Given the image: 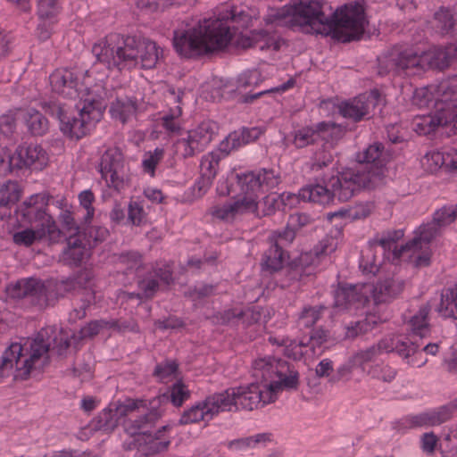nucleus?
Segmentation results:
<instances>
[{
	"label": "nucleus",
	"mask_w": 457,
	"mask_h": 457,
	"mask_svg": "<svg viewBox=\"0 0 457 457\" xmlns=\"http://www.w3.org/2000/svg\"><path fill=\"white\" fill-rule=\"evenodd\" d=\"M314 185H308L300 189L298 197L304 202H312L321 205L333 203V193L330 187L322 182L315 181Z\"/></svg>",
	"instance_id": "obj_31"
},
{
	"label": "nucleus",
	"mask_w": 457,
	"mask_h": 457,
	"mask_svg": "<svg viewBox=\"0 0 457 457\" xmlns=\"http://www.w3.org/2000/svg\"><path fill=\"white\" fill-rule=\"evenodd\" d=\"M381 353H389L395 352L404 359H408L413 355L420 345L411 338L403 339L396 335H388L383 337L377 344Z\"/></svg>",
	"instance_id": "obj_24"
},
{
	"label": "nucleus",
	"mask_w": 457,
	"mask_h": 457,
	"mask_svg": "<svg viewBox=\"0 0 457 457\" xmlns=\"http://www.w3.org/2000/svg\"><path fill=\"white\" fill-rule=\"evenodd\" d=\"M311 170L315 181L322 182L328 179V174L335 173V163L330 153L323 152L312 164Z\"/></svg>",
	"instance_id": "obj_41"
},
{
	"label": "nucleus",
	"mask_w": 457,
	"mask_h": 457,
	"mask_svg": "<svg viewBox=\"0 0 457 457\" xmlns=\"http://www.w3.org/2000/svg\"><path fill=\"white\" fill-rule=\"evenodd\" d=\"M100 172L108 187L120 190L124 187V165L121 153L117 149L106 150L101 157Z\"/></svg>",
	"instance_id": "obj_16"
},
{
	"label": "nucleus",
	"mask_w": 457,
	"mask_h": 457,
	"mask_svg": "<svg viewBox=\"0 0 457 457\" xmlns=\"http://www.w3.org/2000/svg\"><path fill=\"white\" fill-rule=\"evenodd\" d=\"M278 385H270L264 388L258 383H251L248 386L232 388L237 400V406L240 405L242 409L252 411L272 403L278 396Z\"/></svg>",
	"instance_id": "obj_12"
},
{
	"label": "nucleus",
	"mask_w": 457,
	"mask_h": 457,
	"mask_svg": "<svg viewBox=\"0 0 457 457\" xmlns=\"http://www.w3.org/2000/svg\"><path fill=\"white\" fill-rule=\"evenodd\" d=\"M229 43L228 29L220 21L204 19L195 24L174 30L173 46L179 55L195 59L226 47Z\"/></svg>",
	"instance_id": "obj_3"
},
{
	"label": "nucleus",
	"mask_w": 457,
	"mask_h": 457,
	"mask_svg": "<svg viewBox=\"0 0 457 457\" xmlns=\"http://www.w3.org/2000/svg\"><path fill=\"white\" fill-rule=\"evenodd\" d=\"M217 129L215 122L203 121L195 129L189 130L186 137L177 140L174 145L176 154L187 158L204 151L212 140Z\"/></svg>",
	"instance_id": "obj_11"
},
{
	"label": "nucleus",
	"mask_w": 457,
	"mask_h": 457,
	"mask_svg": "<svg viewBox=\"0 0 457 457\" xmlns=\"http://www.w3.org/2000/svg\"><path fill=\"white\" fill-rule=\"evenodd\" d=\"M211 21H220L223 28L228 29V33L229 36V41L232 38L233 32L231 23L237 24L238 27H246L251 21V16L243 10H238L237 7H232L230 9H226L222 13H220L217 18H210Z\"/></svg>",
	"instance_id": "obj_35"
},
{
	"label": "nucleus",
	"mask_w": 457,
	"mask_h": 457,
	"mask_svg": "<svg viewBox=\"0 0 457 457\" xmlns=\"http://www.w3.org/2000/svg\"><path fill=\"white\" fill-rule=\"evenodd\" d=\"M457 58V43L445 48H432L418 54L412 49L392 50L387 55L379 58L382 67L387 71L398 73L406 71L414 74L428 69L445 70L453 59Z\"/></svg>",
	"instance_id": "obj_5"
},
{
	"label": "nucleus",
	"mask_w": 457,
	"mask_h": 457,
	"mask_svg": "<svg viewBox=\"0 0 457 457\" xmlns=\"http://www.w3.org/2000/svg\"><path fill=\"white\" fill-rule=\"evenodd\" d=\"M456 218L457 215L453 205L444 206L434 213L432 221L441 229L453 223Z\"/></svg>",
	"instance_id": "obj_59"
},
{
	"label": "nucleus",
	"mask_w": 457,
	"mask_h": 457,
	"mask_svg": "<svg viewBox=\"0 0 457 457\" xmlns=\"http://www.w3.org/2000/svg\"><path fill=\"white\" fill-rule=\"evenodd\" d=\"M58 219L62 224V229L68 237H71L73 235H85V233L80 231V227L70 210H62L59 214Z\"/></svg>",
	"instance_id": "obj_56"
},
{
	"label": "nucleus",
	"mask_w": 457,
	"mask_h": 457,
	"mask_svg": "<svg viewBox=\"0 0 457 457\" xmlns=\"http://www.w3.org/2000/svg\"><path fill=\"white\" fill-rule=\"evenodd\" d=\"M411 252L410 255L413 259V264L417 268L427 267L430 264L431 253L429 247L423 246L421 250H414V248L407 249L402 252Z\"/></svg>",
	"instance_id": "obj_64"
},
{
	"label": "nucleus",
	"mask_w": 457,
	"mask_h": 457,
	"mask_svg": "<svg viewBox=\"0 0 457 457\" xmlns=\"http://www.w3.org/2000/svg\"><path fill=\"white\" fill-rule=\"evenodd\" d=\"M370 290V285L358 284L345 287H339L335 291V308L340 311L355 310L363 307L368 302V293Z\"/></svg>",
	"instance_id": "obj_18"
},
{
	"label": "nucleus",
	"mask_w": 457,
	"mask_h": 457,
	"mask_svg": "<svg viewBox=\"0 0 457 457\" xmlns=\"http://www.w3.org/2000/svg\"><path fill=\"white\" fill-rule=\"evenodd\" d=\"M109 94L102 84H96L94 88L87 91L81 102L76 104L79 111V118L68 116L64 108L56 103H46L45 112L55 116L60 121V129L71 138L79 139L84 137L89 128L99 121L106 108Z\"/></svg>",
	"instance_id": "obj_4"
},
{
	"label": "nucleus",
	"mask_w": 457,
	"mask_h": 457,
	"mask_svg": "<svg viewBox=\"0 0 457 457\" xmlns=\"http://www.w3.org/2000/svg\"><path fill=\"white\" fill-rule=\"evenodd\" d=\"M29 131L34 136H42L48 129L47 119L37 110H28L24 115Z\"/></svg>",
	"instance_id": "obj_46"
},
{
	"label": "nucleus",
	"mask_w": 457,
	"mask_h": 457,
	"mask_svg": "<svg viewBox=\"0 0 457 457\" xmlns=\"http://www.w3.org/2000/svg\"><path fill=\"white\" fill-rule=\"evenodd\" d=\"M327 310L323 304L312 306L306 305L303 308L298 317L299 326L304 328L313 327L318 320L321 318L322 313Z\"/></svg>",
	"instance_id": "obj_51"
},
{
	"label": "nucleus",
	"mask_w": 457,
	"mask_h": 457,
	"mask_svg": "<svg viewBox=\"0 0 457 457\" xmlns=\"http://www.w3.org/2000/svg\"><path fill=\"white\" fill-rule=\"evenodd\" d=\"M9 159L13 169L29 168L42 170L48 163V154L38 145H20L13 154L9 151Z\"/></svg>",
	"instance_id": "obj_15"
},
{
	"label": "nucleus",
	"mask_w": 457,
	"mask_h": 457,
	"mask_svg": "<svg viewBox=\"0 0 457 457\" xmlns=\"http://www.w3.org/2000/svg\"><path fill=\"white\" fill-rule=\"evenodd\" d=\"M204 406H205L206 412L211 420L220 412L232 411L238 409L232 388L207 396L204 400Z\"/></svg>",
	"instance_id": "obj_25"
},
{
	"label": "nucleus",
	"mask_w": 457,
	"mask_h": 457,
	"mask_svg": "<svg viewBox=\"0 0 457 457\" xmlns=\"http://www.w3.org/2000/svg\"><path fill=\"white\" fill-rule=\"evenodd\" d=\"M79 199L80 205L86 212L83 217L84 222L89 223L92 220L95 214V209L92 206V204L95 200L94 194L91 190H84L79 195Z\"/></svg>",
	"instance_id": "obj_61"
},
{
	"label": "nucleus",
	"mask_w": 457,
	"mask_h": 457,
	"mask_svg": "<svg viewBox=\"0 0 457 457\" xmlns=\"http://www.w3.org/2000/svg\"><path fill=\"white\" fill-rule=\"evenodd\" d=\"M270 436L271 435L269 433H262L248 437L231 440L228 443V448L234 451L253 448L257 445H265L267 442H270Z\"/></svg>",
	"instance_id": "obj_49"
},
{
	"label": "nucleus",
	"mask_w": 457,
	"mask_h": 457,
	"mask_svg": "<svg viewBox=\"0 0 457 457\" xmlns=\"http://www.w3.org/2000/svg\"><path fill=\"white\" fill-rule=\"evenodd\" d=\"M278 22L307 34H329L343 43L359 40L368 20L363 0L351 2L326 14L318 0H300L278 12Z\"/></svg>",
	"instance_id": "obj_1"
},
{
	"label": "nucleus",
	"mask_w": 457,
	"mask_h": 457,
	"mask_svg": "<svg viewBox=\"0 0 457 457\" xmlns=\"http://www.w3.org/2000/svg\"><path fill=\"white\" fill-rule=\"evenodd\" d=\"M221 155L219 152H211L204 155L200 163V174L214 179Z\"/></svg>",
	"instance_id": "obj_53"
},
{
	"label": "nucleus",
	"mask_w": 457,
	"mask_h": 457,
	"mask_svg": "<svg viewBox=\"0 0 457 457\" xmlns=\"http://www.w3.org/2000/svg\"><path fill=\"white\" fill-rule=\"evenodd\" d=\"M119 423L112 408L103 410L97 416V428L104 431H112Z\"/></svg>",
	"instance_id": "obj_60"
},
{
	"label": "nucleus",
	"mask_w": 457,
	"mask_h": 457,
	"mask_svg": "<svg viewBox=\"0 0 457 457\" xmlns=\"http://www.w3.org/2000/svg\"><path fill=\"white\" fill-rule=\"evenodd\" d=\"M435 113L422 117L419 121L416 122V130L420 134H429L434 131L436 128L447 125V120L444 116V112L439 110V100L435 104Z\"/></svg>",
	"instance_id": "obj_42"
},
{
	"label": "nucleus",
	"mask_w": 457,
	"mask_h": 457,
	"mask_svg": "<svg viewBox=\"0 0 457 457\" xmlns=\"http://www.w3.org/2000/svg\"><path fill=\"white\" fill-rule=\"evenodd\" d=\"M209 422L211 418L206 412V408L204 406V401L197 403L195 405L192 406L188 410H186L179 420V424L180 425H188L192 423H196L199 421Z\"/></svg>",
	"instance_id": "obj_50"
},
{
	"label": "nucleus",
	"mask_w": 457,
	"mask_h": 457,
	"mask_svg": "<svg viewBox=\"0 0 457 457\" xmlns=\"http://www.w3.org/2000/svg\"><path fill=\"white\" fill-rule=\"evenodd\" d=\"M370 287L369 293H371L374 303L378 304L397 296L403 290L404 282L399 278H386Z\"/></svg>",
	"instance_id": "obj_27"
},
{
	"label": "nucleus",
	"mask_w": 457,
	"mask_h": 457,
	"mask_svg": "<svg viewBox=\"0 0 457 457\" xmlns=\"http://www.w3.org/2000/svg\"><path fill=\"white\" fill-rule=\"evenodd\" d=\"M330 187L333 198H337L340 202H346L351 199L356 191H359L355 183L354 175L350 169H345L341 172L328 174L326 181H322Z\"/></svg>",
	"instance_id": "obj_20"
},
{
	"label": "nucleus",
	"mask_w": 457,
	"mask_h": 457,
	"mask_svg": "<svg viewBox=\"0 0 457 457\" xmlns=\"http://www.w3.org/2000/svg\"><path fill=\"white\" fill-rule=\"evenodd\" d=\"M295 232L293 228L287 227L283 231L273 232L269 237L270 243L278 245L279 247L283 248L290 245L295 239Z\"/></svg>",
	"instance_id": "obj_63"
},
{
	"label": "nucleus",
	"mask_w": 457,
	"mask_h": 457,
	"mask_svg": "<svg viewBox=\"0 0 457 457\" xmlns=\"http://www.w3.org/2000/svg\"><path fill=\"white\" fill-rule=\"evenodd\" d=\"M457 26V12L454 8L441 6L433 18V28L440 35H452Z\"/></svg>",
	"instance_id": "obj_34"
},
{
	"label": "nucleus",
	"mask_w": 457,
	"mask_h": 457,
	"mask_svg": "<svg viewBox=\"0 0 457 457\" xmlns=\"http://www.w3.org/2000/svg\"><path fill=\"white\" fill-rule=\"evenodd\" d=\"M137 110L138 102L137 98L120 96L111 103L109 112L112 119L125 124L136 117Z\"/></svg>",
	"instance_id": "obj_28"
},
{
	"label": "nucleus",
	"mask_w": 457,
	"mask_h": 457,
	"mask_svg": "<svg viewBox=\"0 0 457 457\" xmlns=\"http://www.w3.org/2000/svg\"><path fill=\"white\" fill-rule=\"evenodd\" d=\"M379 321L380 320L376 314L370 313L362 320L347 325L345 327V337L353 339L359 335L365 334L374 328Z\"/></svg>",
	"instance_id": "obj_45"
},
{
	"label": "nucleus",
	"mask_w": 457,
	"mask_h": 457,
	"mask_svg": "<svg viewBox=\"0 0 457 457\" xmlns=\"http://www.w3.org/2000/svg\"><path fill=\"white\" fill-rule=\"evenodd\" d=\"M328 124L320 122L315 127H303L294 132L293 144L296 148H303L321 140L320 132L325 130Z\"/></svg>",
	"instance_id": "obj_36"
},
{
	"label": "nucleus",
	"mask_w": 457,
	"mask_h": 457,
	"mask_svg": "<svg viewBox=\"0 0 457 457\" xmlns=\"http://www.w3.org/2000/svg\"><path fill=\"white\" fill-rule=\"evenodd\" d=\"M49 80L54 93L69 99L79 98V102H81V97L87 91L94 88L93 86L82 90L78 73L69 69H56L50 75Z\"/></svg>",
	"instance_id": "obj_14"
},
{
	"label": "nucleus",
	"mask_w": 457,
	"mask_h": 457,
	"mask_svg": "<svg viewBox=\"0 0 457 457\" xmlns=\"http://www.w3.org/2000/svg\"><path fill=\"white\" fill-rule=\"evenodd\" d=\"M182 110L179 105L170 110V114H166L162 118V127L170 133H177L180 129V125L177 119L181 115Z\"/></svg>",
	"instance_id": "obj_62"
},
{
	"label": "nucleus",
	"mask_w": 457,
	"mask_h": 457,
	"mask_svg": "<svg viewBox=\"0 0 457 457\" xmlns=\"http://www.w3.org/2000/svg\"><path fill=\"white\" fill-rule=\"evenodd\" d=\"M389 159L388 153L385 150L383 144L376 142L370 145L363 151L359 152L356 160L361 165L364 164H385Z\"/></svg>",
	"instance_id": "obj_38"
},
{
	"label": "nucleus",
	"mask_w": 457,
	"mask_h": 457,
	"mask_svg": "<svg viewBox=\"0 0 457 457\" xmlns=\"http://www.w3.org/2000/svg\"><path fill=\"white\" fill-rule=\"evenodd\" d=\"M381 101L378 90L374 89L369 95H360L352 100L341 103L338 105L339 113L354 122H358L368 116L370 109Z\"/></svg>",
	"instance_id": "obj_17"
},
{
	"label": "nucleus",
	"mask_w": 457,
	"mask_h": 457,
	"mask_svg": "<svg viewBox=\"0 0 457 457\" xmlns=\"http://www.w3.org/2000/svg\"><path fill=\"white\" fill-rule=\"evenodd\" d=\"M421 164L428 172H436L443 166L446 168V150L427 153L421 159Z\"/></svg>",
	"instance_id": "obj_52"
},
{
	"label": "nucleus",
	"mask_w": 457,
	"mask_h": 457,
	"mask_svg": "<svg viewBox=\"0 0 457 457\" xmlns=\"http://www.w3.org/2000/svg\"><path fill=\"white\" fill-rule=\"evenodd\" d=\"M243 48L258 46L261 50L270 49L278 50V43L270 37L266 31H253L251 37H242L238 42Z\"/></svg>",
	"instance_id": "obj_39"
},
{
	"label": "nucleus",
	"mask_w": 457,
	"mask_h": 457,
	"mask_svg": "<svg viewBox=\"0 0 457 457\" xmlns=\"http://www.w3.org/2000/svg\"><path fill=\"white\" fill-rule=\"evenodd\" d=\"M270 244V246L265 252L263 256L262 266L264 269L270 271H277L283 266L285 253L283 248L279 247L278 245H275L273 243Z\"/></svg>",
	"instance_id": "obj_47"
},
{
	"label": "nucleus",
	"mask_w": 457,
	"mask_h": 457,
	"mask_svg": "<svg viewBox=\"0 0 457 457\" xmlns=\"http://www.w3.org/2000/svg\"><path fill=\"white\" fill-rule=\"evenodd\" d=\"M440 233V228L433 222L422 225L419 228L415 237L401 246L397 252L395 251L396 256H402V252L407 249L414 248V250H421L423 246L429 247L431 241Z\"/></svg>",
	"instance_id": "obj_30"
},
{
	"label": "nucleus",
	"mask_w": 457,
	"mask_h": 457,
	"mask_svg": "<svg viewBox=\"0 0 457 457\" xmlns=\"http://www.w3.org/2000/svg\"><path fill=\"white\" fill-rule=\"evenodd\" d=\"M457 86L454 80H445L439 83L437 89L439 110L444 112L447 120L445 127H451L457 134Z\"/></svg>",
	"instance_id": "obj_19"
},
{
	"label": "nucleus",
	"mask_w": 457,
	"mask_h": 457,
	"mask_svg": "<svg viewBox=\"0 0 457 457\" xmlns=\"http://www.w3.org/2000/svg\"><path fill=\"white\" fill-rule=\"evenodd\" d=\"M151 405L152 409L147 412L134 414L124 420L123 428L128 435L131 436H139L143 438L154 428L162 416V412L156 409L154 403Z\"/></svg>",
	"instance_id": "obj_22"
},
{
	"label": "nucleus",
	"mask_w": 457,
	"mask_h": 457,
	"mask_svg": "<svg viewBox=\"0 0 457 457\" xmlns=\"http://www.w3.org/2000/svg\"><path fill=\"white\" fill-rule=\"evenodd\" d=\"M328 338L329 332L320 328L312 333L308 342L304 343L303 341H300L299 345L310 347L313 354H320L322 353L320 347L323 344L328 342Z\"/></svg>",
	"instance_id": "obj_54"
},
{
	"label": "nucleus",
	"mask_w": 457,
	"mask_h": 457,
	"mask_svg": "<svg viewBox=\"0 0 457 457\" xmlns=\"http://www.w3.org/2000/svg\"><path fill=\"white\" fill-rule=\"evenodd\" d=\"M60 12L58 0H37V14L42 21H51Z\"/></svg>",
	"instance_id": "obj_55"
},
{
	"label": "nucleus",
	"mask_w": 457,
	"mask_h": 457,
	"mask_svg": "<svg viewBox=\"0 0 457 457\" xmlns=\"http://www.w3.org/2000/svg\"><path fill=\"white\" fill-rule=\"evenodd\" d=\"M21 351L20 343H12L3 353L0 358V379L4 377L12 376L15 379H21L18 376L17 366H19V356Z\"/></svg>",
	"instance_id": "obj_33"
},
{
	"label": "nucleus",
	"mask_w": 457,
	"mask_h": 457,
	"mask_svg": "<svg viewBox=\"0 0 457 457\" xmlns=\"http://www.w3.org/2000/svg\"><path fill=\"white\" fill-rule=\"evenodd\" d=\"M430 312V305L426 303L420 307L419 311L411 316L408 325L410 327V338L414 340L415 337L423 338L430 332L428 323V314Z\"/></svg>",
	"instance_id": "obj_37"
},
{
	"label": "nucleus",
	"mask_w": 457,
	"mask_h": 457,
	"mask_svg": "<svg viewBox=\"0 0 457 457\" xmlns=\"http://www.w3.org/2000/svg\"><path fill=\"white\" fill-rule=\"evenodd\" d=\"M276 204L277 198L271 195L264 196L260 202H256L254 197H242L212 207V215L225 221H233L246 213H254L257 217L268 216L275 212Z\"/></svg>",
	"instance_id": "obj_8"
},
{
	"label": "nucleus",
	"mask_w": 457,
	"mask_h": 457,
	"mask_svg": "<svg viewBox=\"0 0 457 457\" xmlns=\"http://www.w3.org/2000/svg\"><path fill=\"white\" fill-rule=\"evenodd\" d=\"M66 247L62 253V261L72 266H78L90 256L92 243L86 235L67 237Z\"/></svg>",
	"instance_id": "obj_23"
},
{
	"label": "nucleus",
	"mask_w": 457,
	"mask_h": 457,
	"mask_svg": "<svg viewBox=\"0 0 457 457\" xmlns=\"http://www.w3.org/2000/svg\"><path fill=\"white\" fill-rule=\"evenodd\" d=\"M359 190H374L386 184V169L385 164H364L351 168Z\"/></svg>",
	"instance_id": "obj_21"
},
{
	"label": "nucleus",
	"mask_w": 457,
	"mask_h": 457,
	"mask_svg": "<svg viewBox=\"0 0 457 457\" xmlns=\"http://www.w3.org/2000/svg\"><path fill=\"white\" fill-rule=\"evenodd\" d=\"M452 402L436 409L422 412L410 418L411 427L438 426L449 420L453 413Z\"/></svg>",
	"instance_id": "obj_26"
},
{
	"label": "nucleus",
	"mask_w": 457,
	"mask_h": 457,
	"mask_svg": "<svg viewBox=\"0 0 457 457\" xmlns=\"http://www.w3.org/2000/svg\"><path fill=\"white\" fill-rule=\"evenodd\" d=\"M57 283L54 280L43 281L29 278L19 280L14 289L17 297H29L30 302L39 308L54 304L58 299Z\"/></svg>",
	"instance_id": "obj_10"
},
{
	"label": "nucleus",
	"mask_w": 457,
	"mask_h": 457,
	"mask_svg": "<svg viewBox=\"0 0 457 457\" xmlns=\"http://www.w3.org/2000/svg\"><path fill=\"white\" fill-rule=\"evenodd\" d=\"M43 239L48 240V233L43 228H27L12 234V241L20 246L29 247Z\"/></svg>",
	"instance_id": "obj_43"
},
{
	"label": "nucleus",
	"mask_w": 457,
	"mask_h": 457,
	"mask_svg": "<svg viewBox=\"0 0 457 457\" xmlns=\"http://www.w3.org/2000/svg\"><path fill=\"white\" fill-rule=\"evenodd\" d=\"M20 198L18 185L13 181H7L0 187V205L6 206L17 202Z\"/></svg>",
	"instance_id": "obj_57"
},
{
	"label": "nucleus",
	"mask_w": 457,
	"mask_h": 457,
	"mask_svg": "<svg viewBox=\"0 0 457 457\" xmlns=\"http://www.w3.org/2000/svg\"><path fill=\"white\" fill-rule=\"evenodd\" d=\"M29 344V348L21 345L18 359L17 370L21 379H27L34 370L40 371L47 363L50 350L62 354L70 346L68 338L50 327L42 328Z\"/></svg>",
	"instance_id": "obj_6"
},
{
	"label": "nucleus",
	"mask_w": 457,
	"mask_h": 457,
	"mask_svg": "<svg viewBox=\"0 0 457 457\" xmlns=\"http://www.w3.org/2000/svg\"><path fill=\"white\" fill-rule=\"evenodd\" d=\"M190 393L187 389L186 386L181 382L175 383L170 388V394H163L154 398L150 404L158 402L159 403L169 401L172 403L174 406H181L182 403L189 397Z\"/></svg>",
	"instance_id": "obj_48"
},
{
	"label": "nucleus",
	"mask_w": 457,
	"mask_h": 457,
	"mask_svg": "<svg viewBox=\"0 0 457 457\" xmlns=\"http://www.w3.org/2000/svg\"><path fill=\"white\" fill-rule=\"evenodd\" d=\"M438 87L439 84L415 89L411 97L412 105L419 109L428 108L431 104L435 106L438 99Z\"/></svg>",
	"instance_id": "obj_44"
},
{
	"label": "nucleus",
	"mask_w": 457,
	"mask_h": 457,
	"mask_svg": "<svg viewBox=\"0 0 457 457\" xmlns=\"http://www.w3.org/2000/svg\"><path fill=\"white\" fill-rule=\"evenodd\" d=\"M143 400L127 399L123 403L115 404V407L112 410L115 412L117 419L120 420L121 418L133 416L135 411L143 405Z\"/></svg>",
	"instance_id": "obj_58"
},
{
	"label": "nucleus",
	"mask_w": 457,
	"mask_h": 457,
	"mask_svg": "<svg viewBox=\"0 0 457 457\" xmlns=\"http://www.w3.org/2000/svg\"><path fill=\"white\" fill-rule=\"evenodd\" d=\"M437 312L444 318L457 320V285L443 290Z\"/></svg>",
	"instance_id": "obj_40"
},
{
	"label": "nucleus",
	"mask_w": 457,
	"mask_h": 457,
	"mask_svg": "<svg viewBox=\"0 0 457 457\" xmlns=\"http://www.w3.org/2000/svg\"><path fill=\"white\" fill-rule=\"evenodd\" d=\"M44 198L39 195H32L25 201L19 209L22 220L35 228H43L48 233V241L52 244L60 241L62 231L57 226L54 219L46 212Z\"/></svg>",
	"instance_id": "obj_9"
},
{
	"label": "nucleus",
	"mask_w": 457,
	"mask_h": 457,
	"mask_svg": "<svg viewBox=\"0 0 457 457\" xmlns=\"http://www.w3.org/2000/svg\"><path fill=\"white\" fill-rule=\"evenodd\" d=\"M92 53L108 69L123 71L137 65L143 69L154 68L162 51L145 37L110 34L94 44Z\"/></svg>",
	"instance_id": "obj_2"
},
{
	"label": "nucleus",
	"mask_w": 457,
	"mask_h": 457,
	"mask_svg": "<svg viewBox=\"0 0 457 457\" xmlns=\"http://www.w3.org/2000/svg\"><path fill=\"white\" fill-rule=\"evenodd\" d=\"M91 279L92 276L89 271H82L79 273L76 277L68 278L66 280L56 281V292L58 293V297L62 295V293L69 292H82L85 296H87V294L93 292L91 288Z\"/></svg>",
	"instance_id": "obj_32"
},
{
	"label": "nucleus",
	"mask_w": 457,
	"mask_h": 457,
	"mask_svg": "<svg viewBox=\"0 0 457 457\" xmlns=\"http://www.w3.org/2000/svg\"><path fill=\"white\" fill-rule=\"evenodd\" d=\"M252 368L254 383H258L264 388L272 384L278 385V393L283 388L293 389L298 386V372L291 369L286 361L272 356L260 357L253 361Z\"/></svg>",
	"instance_id": "obj_7"
},
{
	"label": "nucleus",
	"mask_w": 457,
	"mask_h": 457,
	"mask_svg": "<svg viewBox=\"0 0 457 457\" xmlns=\"http://www.w3.org/2000/svg\"><path fill=\"white\" fill-rule=\"evenodd\" d=\"M169 426H163L154 435L148 433L139 443L138 452L145 456L154 455L166 451L170 444V437L164 434Z\"/></svg>",
	"instance_id": "obj_29"
},
{
	"label": "nucleus",
	"mask_w": 457,
	"mask_h": 457,
	"mask_svg": "<svg viewBox=\"0 0 457 457\" xmlns=\"http://www.w3.org/2000/svg\"><path fill=\"white\" fill-rule=\"evenodd\" d=\"M237 179L241 192L245 195L244 197H253L260 192L272 190L281 181L279 173L271 169L237 174Z\"/></svg>",
	"instance_id": "obj_13"
}]
</instances>
